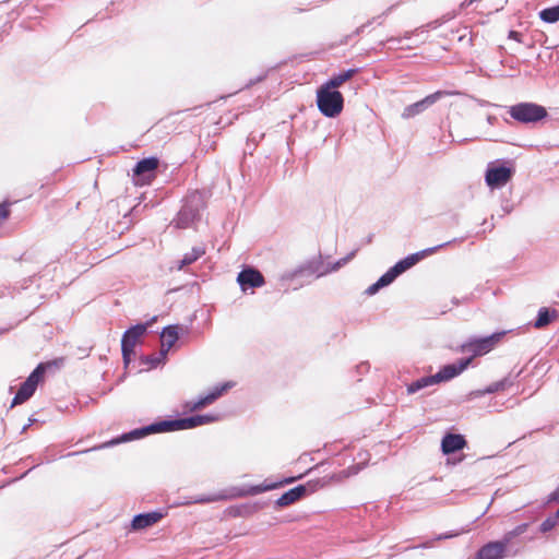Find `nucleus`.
Wrapping results in <instances>:
<instances>
[{"instance_id":"f257e3e1","label":"nucleus","mask_w":559,"mask_h":559,"mask_svg":"<svg viewBox=\"0 0 559 559\" xmlns=\"http://www.w3.org/2000/svg\"><path fill=\"white\" fill-rule=\"evenodd\" d=\"M205 202L202 192L193 191L183 199V204L173 221L175 227L185 229L200 219L201 211L204 209Z\"/></svg>"},{"instance_id":"f03ea898","label":"nucleus","mask_w":559,"mask_h":559,"mask_svg":"<svg viewBox=\"0 0 559 559\" xmlns=\"http://www.w3.org/2000/svg\"><path fill=\"white\" fill-rule=\"evenodd\" d=\"M317 106L323 116L334 118L343 110L344 97L341 92L322 84L317 91Z\"/></svg>"},{"instance_id":"7ed1b4c3","label":"nucleus","mask_w":559,"mask_h":559,"mask_svg":"<svg viewBox=\"0 0 559 559\" xmlns=\"http://www.w3.org/2000/svg\"><path fill=\"white\" fill-rule=\"evenodd\" d=\"M418 263V258L415 253L408 254L407 257L397 261L391 266L383 275H381L376 283L370 285L365 294L368 296L376 295L381 288L391 285L397 276L413 267Z\"/></svg>"},{"instance_id":"20e7f679","label":"nucleus","mask_w":559,"mask_h":559,"mask_svg":"<svg viewBox=\"0 0 559 559\" xmlns=\"http://www.w3.org/2000/svg\"><path fill=\"white\" fill-rule=\"evenodd\" d=\"M508 112L512 119L522 124H534L544 120L547 109L536 103L523 102L509 107Z\"/></svg>"},{"instance_id":"39448f33","label":"nucleus","mask_w":559,"mask_h":559,"mask_svg":"<svg viewBox=\"0 0 559 559\" xmlns=\"http://www.w3.org/2000/svg\"><path fill=\"white\" fill-rule=\"evenodd\" d=\"M50 362H40L37 367L31 372V374L26 378V380L21 384L19 391L13 397L11 407L22 404L29 400L40 381H43L45 372L48 367H50Z\"/></svg>"},{"instance_id":"423d86ee","label":"nucleus","mask_w":559,"mask_h":559,"mask_svg":"<svg viewBox=\"0 0 559 559\" xmlns=\"http://www.w3.org/2000/svg\"><path fill=\"white\" fill-rule=\"evenodd\" d=\"M170 432L168 419L152 423L141 428H135L129 432L122 433L119 438L111 440L110 442L102 444L99 448H106L108 445H115L121 442H128L136 439H141L148 435Z\"/></svg>"},{"instance_id":"0eeeda50","label":"nucleus","mask_w":559,"mask_h":559,"mask_svg":"<svg viewBox=\"0 0 559 559\" xmlns=\"http://www.w3.org/2000/svg\"><path fill=\"white\" fill-rule=\"evenodd\" d=\"M328 484L325 478L309 480L307 484L298 485L286 492H284L276 501V507L283 508L293 504L307 496L308 493L317 491Z\"/></svg>"},{"instance_id":"6e6552de","label":"nucleus","mask_w":559,"mask_h":559,"mask_svg":"<svg viewBox=\"0 0 559 559\" xmlns=\"http://www.w3.org/2000/svg\"><path fill=\"white\" fill-rule=\"evenodd\" d=\"M504 335V332L493 333L491 335L478 338H472L466 343H463L459 347L461 353H472L471 357L483 356L493 349L497 343Z\"/></svg>"},{"instance_id":"1a4fd4ad","label":"nucleus","mask_w":559,"mask_h":559,"mask_svg":"<svg viewBox=\"0 0 559 559\" xmlns=\"http://www.w3.org/2000/svg\"><path fill=\"white\" fill-rule=\"evenodd\" d=\"M158 165L159 159L155 156H150L139 160L132 169V179L134 185H150L156 177V169Z\"/></svg>"},{"instance_id":"9d476101","label":"nucleus","mask_w":559,"mask_h":559,"mask_svg":"<svg viewBox=\"0 0 559 559\" xmlns=\"http://www.w3.org/2000/svg\"><path fill=\"white\" fill-rule=\"evenodd\" d=\"M513 174L514 168L510 166L490 164L485 174V181L491 189H499L511 180Z\"/></svg>"},{"instance_id":"9b49d317","label":"nucleus","mask_w":559,"mask_h":559,"mask_svg":"<svg viewBox=\"0 0 559 559\" xmlns=\"http://www.w3.org/2000/svg\"><path fill=\"white\" fill-rule=\"evenodd\" d=\"M453 94H456V92L437 91L432 94H429L421 100H418L414 104L406 106L402 112V118H404V119L413 118V117L424 112L426 109H428L430 106L436 104L441 98H443L448 95H453Z\"/></svg>"},{"instance_id":"f8f14e48","label":"nucleus","mask_w":559,"mask_h":559,"mask_svg":"<svg viewBox=\"0 0 559 559\" xmlns=\"http://www.w3.org/2000/svg\"><path fill=\"white\" fill-rule=\"evenodd\" d=\"M322 265V261L321 260H310V261H307L305 264H301L299 265L298 267H296L295 270H292V271H286L284 272L280 280L282 282H290L295 278H299V277H311L313 276L316 273H318V277L319 276H322L324 274L328 273V271H320V267Z\"/></svg>"},{"instance_id":"ddd939ff","label":"nucleus","mask_w":559,"mask_h":559,"mask_svg":"<svg viewBox=\"0 0 559 559\" xmlns=\"http://www.w3.org/2000/svg\"><path fill=\"white\" fill-rule=\"evenodd\" d=\"M218 419L217 415L203 414L192 415L183 418L168 419L170 431L192 429L202 425L214 423Z\"/></svg>"},{"instance_id":"4468645a","label":"nucleus","mask_w":559,"mask_h":559,"mask_svg":"<svg viewBox=\"0 0 559 559\" xmlns=\"http://www.w3.org/2000/svg\"><path fill=\"white\" fill-rule=\"evenodd\" d=\"M473 360V357H464L459 359L456 362L444 365L435 373L437 383L449 381L460 376L464 370L468 368Z\"/></svg>"},{"instance_id":"2eb2a0df","label":"nucleus","mask_w":559,"mask_h":559,"mask_svg":"<svg viewBox=\"0 0 559 559\" xmlns=\"http://www.w3.org/2000/svg\"><path fill=\"white\" fill-rule=\"evenodd\" d=\"M231 385L233 384L230 382H225L221 385H216L206 395L200 396L198 401L188 402L186 404V408H188L190 412L204 408L205 406L214 403L218 397H221L224 394V392L231 388Z\"/></svg>"},{"instance_id":"dca6fc26","label":"nucleus","mask_w":559,"mask_h":559,"mask_svg":"<svg viewBox=\"0 0 559 559\" xmlns=\"http://www.w3.org/2000/svg\"><path fill=\"white\" fill-rule=\"evenodd\" d=\"M237 282L240 288L246 292L250 288L261 287L264 284L262 273L253 267H246L238 273Z\"/></svg>"},{"instance_id":"f3484780","label":"nucleus","mask_w":559,"mask_h":559,"mask_svg":"<svg viewBox=\"0 0 559 559\" xmlns=\"http://www.w3.org/2000/svg\"><path fill=\"white\" fill-rule=\"evenodd\" d=\"M151 322L138 323L130 326L122 335L121 348L134 349V346L139 338L144 335Z\"/></svg>"},{"instance_id":"a211bd4d","label":"nucleus","mask_w":559,"mask_h":559,"mask_svg":"<svg viewBox=\"0 0 559 559\" xmlns=\"http://www.w3.org/2000/svg\"><path fill=\"white\" fill-rule=\"evenodd\" d=\"M466 447V440L463 435L448 432L441 440V451L449 455L463 450Z\"/></svg>"},{"instance_id":"6ab92c4d","label":"nucleus","mask_w":559,"mask_h":559,"mask_svg":"<svg viewBox=\"0 0 559 559\" xmlns=\"http://www.w3.org/2000/svg\"><path fill=\"white\" fill-rule=\"evenodd\" d=\"M165 516L162 511H152L145 513H139L133 516L131 521V528L133 531H140L156 524Z\"/></svg>"},{"instance_id":"aec40b11","label":"nucleus","mask_w":559,"mask_h":559,"mask_svg":"<svg viewBox=\"0 0 559 559\" xmlns=\"http://www.w3.org/2000/svg\"><path fill=\"white\" fill-rule=\"evenodd\" d=\"M506 554L507 549L502 544L499 540H495L481 546L477 550L475 559H503Z\"/></svg>"},{"instance_id":"412c9836","label":"nucleus","mask_w":559,"mask_h":559,"mask_svg":"<svg viewBox=\"0 0 559 559\" xmlns=\"http://www.w3.org/2000/svg\"><path fill=\"white\" fill-rule=\"evenodd\" d=\"M301 477H302V475L290 476V477L284 478L283 480H278L275 483L264 481L263 484H260V485L250 486L246 491L241 492V496H246V495L255 496V495H259V493H262L265 491L274 490V489L280 488L286 484H293L296 480L300 479Z\"/></svg>"},{"instance_id":"4be33fe9","label":"nucleus","mask_w":559,"mask_h":559,"mask_svg":"<svg viewBox=\"0 0 559 559\" xmlns=\"http://www.w3.org/2000/svg\"><path fill=\"white\" fill-rule=\"evenodd\" d=\"M179 338V325L170 324L165 326L160 332L162 347L160 356H167L170 348L176 344Z\"/></svg>"},{"instance_id":"5701e85b","label":"nucleus","mask_w":559,"mask_h":559,"mask_svg":"<svg viewBox=\"0 0 559 559\" xmlns=\"http://www.w3.org/2000/svg\"><path fill=\"white\" fill-rule=\"evenodd\" d=\"M509 384H510L509 379L504 378L500 381L489 384L488 386H486L483 390H475V391L469 392L468 395L466 396V400L472 401L474 399L481 397L486 394H492V393H496L499 391H503L507 389V386Z\"/></svg>"},{"instance_id":"b1692460","label":"nucleus","mask_w":559,"mask_h":559,"mask_svg":"<svg viewBox=\"0 0 559 559\" xmlns=\"http://www.w3.org/2000/svg\"><path fill=\"white\" fill-rule=\"evenodd\" d=\"M558 316H559L558 310L550 309L547 307H542L538 310L536 320L534 322V326L536 329L545 328V326L549 325L554 320H556L558 318Z\"/></svg>"},{"instance_id":"393cba45","label":"nucleus","mask_w":559,"mask_h":559,"mask_svg":"<svg viewBox=\"0 0 559 559\" xmlns=\"http://www.w3.org/2000/svg\"><path fill=\"white\" fill-rule=\"evenodd\" d=\"M358 71H359V69L353 68V69H347L345 71L335 73L324 83V85L336 90L343 83L350 80L356 73H358Z\"/></svg>"},{"instance_id":"a878e982","label":"nucleus","mask_w":559,"mask_h":559,"mask_svg":"<svg viewBox=\"0 0 559 559\" xmlns=\"http://www.w3.org/2000/svg\"><path fill=\"white\" fill-rule=\"evenodd\" d=\"M528 526V523H522L516 525L513 530L504 533V535L499 542L508 550V548L514 544L515 538L523 535L527 531Z\"/></svg>"},{"instance_id":"bb28decb","label":"nucleus","mask_w":559,"mask_h":559,"mask_svg":"<svg viewBox=\"0 0 559 559\" xmlns=\"http://www.w3.org/2000/svg\"><path fill=\"white\" fill-rule=\"evenodd\" d=\"M433 384H438L433 374L421 377L407 385V393L414 394V393H416L425 388H428L430 385H433Z\"/></svg>"},{"instance_id":"cd10ccee","label":"nucleus","mask_w":559,"mask_h":559,"mask_svg":"<svg viewBox=\"0 0 559 559\" xmlns=\"http://www.w3.org/2000/svg\"><path fill=\"white\" fill-rule=\"evenodd\" d=\"M205 253V249L203 247H193L190 252H187L182 259L179 261L178 270H182L185 266L192 264L199 258H201Z\"/></svg>"},{"instance_id":"c85d7f7f","label":"nucleus","mask_w":559,"mask_h":559,"mask_svg":"<svg viewBox=\"0 0 559 559\" xmlns=\"http://www.w3.org/2000/svg\"><path fill=\"white\" fill-rule=\"evenodd\" d=\"M167 356H160V350L156 355H143L140 357V364L147 366V369L157 368L159 365L165 364Z\"/></svg>"},{"instance_id":"c756f323","label":"nucleus","mask_w":559,"mask_h":559,"mask_svg":"<svg viewBox=\"0 0 559 559\" xmlns=\"http://www.w3.org/2000/svg\"><path fill=\"white\" fill-rule=\"evenodd\" d=\"M539 17L545 23H556L559 21V4L550 8L543 9L539 12Z\"/></svg>"},{"instance_id":"7c9ffc66","label":"nucleus","mask_w":559,"mask_h":559,"mask_svg":"<svg viewBox=\"0 0 559 559\" xmlns=\"http://www.w3.org/2000/svg\"><path fill=\"white\" fill-rule=\"evenodd\" d=\"M464 239H465V238H460V239L454 238L453 240H449V241L443 242V243H440V245H438V246L430 247V248H427V249L420 250V251H418V252H415V254H416V257L418 258V262H419V261H420V260H423L424 258H426V257H428V255H430V254H432V253L437 252L439 249L444 248V247H447V246H449V245H451V243H453V242H456V241L462 242Z\"/></svg>"},{"instance_id":"2f4dec72","label":"nucleus","mask_w":559,"mask_h":559,"mask_svg":"<svg viewBox=\"0 0 559 559\" xmlns=\"http://www.w3.org/2000/svg\"><path fill=\"white\" fill-rule=\"evenodd\" d=\"M558 518H556V514L552 516H548L546 520H544L539 526V531L542 533L550 532L556 525H557Z\"/></svg>"},{"instance_id":"473e14b6","label":"nucleus","mask_w":559,"mask_h":559,"mask_svg":"<svg viewBox=\"0 0 559 559\" xmlns=\"http://www.w3.org/2000/svg\"><path fill=\"white\" fill-rule=\"evenodd\" d=\"M358 251V248L353 250L352 252H349L346 257L337 260L331 267V271H337L338 269H341L342 266H344L345 264H347L357 253Z\"/></svg>"},{"instance_id":"72a5a7b5","label":"nucleus","mask_w":559,"mask_h":559,"mask_svg":"<svg viewBox=\"0 0 559 559\" xmlns=\"http://www.w3.org/2000/svg\"><path fill=\"white\" fill-rule=\"evenodd\" d=\"M121 353H122L123 365H124V367H128L132 360V356L135 354L134 349L121 348Z\"/></svg>"},{"instance_id":"f704fd0d","label":"nucleus","mask_w":559,"mask_h":559,"mask_svg":"<svg viewBox=\"0 0 559 559\" xmlns=\"http://www.w3.org/2000/svg\"><path fill=\"white\" fill-rule=\"evenodd\" d=\"M10 215L9 204L0 203V222L8 218Z\"/></svg>"},{"instance_id":"c9c22d12","label":"nucleus","mask_w":559,"mask_h":559,"mask_svg":"<svg viewBox=\"0 0 559 559\" xmlns=\"http://www.w3.org/2000/svg\"><path fill=\"white\" fill-rule=\"evenodd\" d=\"M216 500H217V497H215V496H200L194 499V502L195 503H209V502H213Z\"/></svg>"},{"instance_id":"e433bc0d","label":"nucleus","mask_w":559,"mask_h":559,"mask_svg":"<svg viewBox=\"0 0 559 559\" xmlns=\"http://www.w3.org/2000/svg\"><path fill=\"white\" fill-rule=\"evenodd\" d=\"M508 37L510 39H514V40H516L519 43L522 41V34L520 32H518V31H510Z\"/></svg>"},{"instance_id":"4c0bfd02","label":"nucleus","mask_w":559,"mask_h":559,"mask_svg":"<svg viewBox=\"0 0 559 559\" xmlns=\"http://www.w3.org/2000/svg\"><path fill=\"white\" fill-rule=\"evenodd\" d=\"M459 534H460L459 532L440 534V535H438L436 537V539L437 540H442V539H447V538H451V537L457 536Z\"/></svg>"},{"instance_id":"58836bf2","label":"nucleus","mask_w":559,"mask_h":559,"mask_svg":"<svg viewBox=\"0 0 559 559\" xmlns=\"http://www.w3.org/2000/svg\"><path fill=\"white\" fill-rule=\"evenodd\" d=\"M392 9H393V7L388 8L381 15L372 17L371 21L373 23H377V20L386 16L392 11Z\"/></svg>"},{"instance_id":"ea45409f","label":"nucleus","mask_w":559,"mask_h":559,"mask_svg":"<svg viewBox=\"0 0 559 559\" xmlns=\"http://www.w3.org/2000/svg\"><path fill=\"white\" fill-rule=\"evenodd\" d=\"M550 500L559 502V485L558 488L554 492H551Z\"/></svg>"},{"instance_id":"a19ab883","label":"nucleus","mask_w":559,"mask_h":559,"mask_svg":"<svg viewBox=\"0 0 559 559\" xmlns=\"http://www.w3.org/2000/svg\"><path fill=\"white\" fill-rule=\"evenodd\" d=\"M366 27H367V24H362V25H360L359 27H357V28L354 31L353 35H355V36L360 35V34L365 31V28H366Z\"/></svg>"},{"instance_id":"79ce46f5","label":"nucleus","mask_w":559,"mask_h":559,"mask_svg":"<svg viewBox=\"0 0 559 559\" xmlns=\"http://www.w3.org/2000/svg\"><path fill=\"white\" fill-rule=\"evenodd\" d=\"M497 121V117L492 116V115H488L487 116V122L490 124V126H493Z\"/></svg>"},{"instance_id":"37998d69","label":"nucleus","mask_w":559,"mask_h":559,"mask_svg":"<svg viewBox=\"0 0 559 559\" xmlns=\"http://www.w3.org/2000/svg\"><path fill=\"white\" fill-rule=\"evenodd\" d=\"M263 79H264V75H260V76H258V78H257V79H254V80H250V81H249V83L247 84V86H251V85H253L254 83L262 81Z\"/></svg>"},{"instance_id":"c03bdc74","label":"nucleus","mask_w":559,"mask_h":559,"mask_svg":"<svg viewBox=\"0 0 559 559\" xmlns=\"http://www.w3.org/2000/svg\"><path fill=\"white\" fill-rule=\"evenodd\" d=\"M358 471H359V467L352 466V467L348 468L347 475H354V474L358 473Z\"/></svg>"},{"instance_id":"a18cd8bd","label":"nucleus","mask_w":559,"mask_h":559,"mask_svg":"<svg viewBox=\"0 0 559 559\" xmlns=\"http://www.w3.org/2000/svg\"><path fill=\"white\" fill-rule=\"evenodd\" d=\"M512 209H513L512 205H508V204L502 206V210L504 213H510L512 211Z\"/></svg>"},{"instance_id":"49530a36","label":"nucleus","mask_w":559,"mask_h":559,"mask_svg":"<svg viewBox=\"0 0 559 559\" xmlns=\"http://www.w3.org/2000/svg\"><path fill=\"white\" fill-rule=\"evenodd\" d=\"M33 423L34 420L29 419V423L22 428V432H24Z\"/></svg>"},{"instance_id":"de8ad7c7","label":"nucleus","mask_w":559,"mask_h":559,"mask_svg":"<svg viewBox=\"0 0 559 559\" xmlns=\"http://www.w3.org/2000/svg\"><path fill=\"white\" fill-rule=\"evenodd\" d=\"M390 41H394V43L400 44V43H401V39H400V38H393V37H392V38H389V39H388V43H390Z\"/></svg>"},{"instance_id":"09e8293b","label":"nucleus","mask_w":559,"mask_h":559,"mask_svg":"<svg viewBox=\"0 0 559 559\" xmlns=\"http://www.w3.org/2000/svg\"><path fill=\"white\" fill-rule=\"evenodd\" d=\"M10 329L9 328H2L0 329V335L7 333Z\"/></svg>"},{"instance_id":"8fccbe9b","label":"nucleus","mask_w":559,"mask_h":559,"mask_svg":"<svg viewBox=\"0 0 559 559\" xmlns=\"http://www.w3.org/2000/svg\"><path fill=\"white\" fill-rule=\"evenodd\" d=\"M372 241V235L368 236L366 239V243H370Z\"/></svg>"},{"instance_id":"3c124183","label":"nucleus","mask_w":559,"mask_h":559,"mask_svg":"<svg viewBox=\"0 0 559 559\" xmlns=\"http://www.w3.org/2000/svg\"><path fill=\"white\" fill-rule=\"evenodd\" d=\"M409 36H411V32H406L404 37L409 38Z\"/></svg>"},{"instance_id":"603ef678","label":"nucleus","mask_w":559,"mask_h":559,"mask_svg":"<svg viewBox=\"0 0 559 559\" xmlns=\"http://www.w3.org/2000/svg\"><path fill=\"white\" fill-rule=\"evenodd\" d=\"M372 23H373V22H372L371 20H369V21L366 23V24H367V27H368L369 25H371Z\"/></svg>"},{"instance_id":"864d4df0","label":"nucleus","mask_w":559,"mask_h":559,"mask_svg":"<svg viewBox=\"0 0 559 559\" xmlns=\"http://www.w3.org/2000/svg\"><path fill=\"white\" fill-rule=\"evenodd\" d=\"M555 514H556V518H558V520H559V509L556 511Z\"/></svg>"},{"instance_id":"5fc2aeb1","label":"nucleus","mask_w":559,"mask_h":559,"mask_svg":"<svg viewBox=\"0 0 559 559\" xmlns=\"http://www.w3.org/2000/svg\"><path fill=\"white\" fill-rule=\"evenodd\" d=\"M350 38V35L346 36L345 43H348V39Z\"/></svg>"},{"instance_id":"6e6d98bb","label":"nucleus","mask_w":559,"mask_h":559,"mask_svg":"<svg viewBox=\"0 0 559 559\" xmlns=\"http://www.w3.org/2000/svg\"><path fill=\"white\" fill-rule=\"evenodd\" d=\"M350 38V35L346 36L345 43H348V39Z\"/></svg>"},{"instance_id":"4d7b16f0","label":"nucleus","mask_w":559,"mask_h":559,"mask_svg":"<svg viewBox=\"0 0 559 559\" xmlns=\"http://www.w3.org/2000/svg\"><path fill=\"white\" fill-rule=\"evenodd\" d=\"M350 38V35L346 36L345 43H348V39Z\"/></svg>"}]
</instances>
